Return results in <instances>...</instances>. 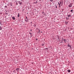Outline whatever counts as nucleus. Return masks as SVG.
Instances as JSON below:
<instances>
[{
	"label": "nucleus",
	"instance_id": "nucleus-25",
	"mask_svg": "<svg viewBox=\"0 0 74 74\" xmlns=\"http://www.w3.org/2000/svg\"><path fill=\"white\" fill-rule=\"evenodd\" d=\"M16 5H17V4H16Z\"/></svg>",
	"mask_w": 74,
	"mask_h": 74
},
{
	"label": "nucleus",
	"instance_id": "nucleus-18",
	"mask_svg": "<svg viewBox=\"0 0 74 74\" xmlns=\"http://www.w3.org/2000/svg\"><path fill=\"white\" fill-rule=\"evenodd\" d=\"M6 14H8V13H6Z\"/></svg>",
	"mask_w": 74,
	"mask_h": 74
},
{
	"label": "nucleus",
	"instance_id": "nucleus-5",
	"mask_svg": "<svg viewBox=\"0 0 74 74\" xmlns=\"http://www.w3.org/2000/svg\"><path fill=\"white\" fill-rule=\"evenodd\" d=\"M67 16L68 17H71V15H68Z\"/></svg>",
	"mask_w": 74,
	"mask_h": 74
},
{
	"label": "nucleus",
	"instance_id": "nucleus-17",
	"mask_svg": "<svg viewBox=\"0 0 74 74\" xmlns=\"http://www.w3.org/2000/svg\"><path fill=\"white\" fill-rule=\"evenodd\" d=\"M56 8H57V6H56Z\"/></svg>",
	"mask_w": 74,
	"mask_h": 74
},
{
	"label": "nucleus",
	"instance_id": "nucleus-26",
	"mask_svg": "<svg viewBox=\"0 0 74 74\" xmlns=\"http://www.w3.org/2000/svg\"><path fill=\"white\" fill-rule=\"evenodd\" d=\"M36 3H37V2H36Z\"/></svg>",
	"mask_w": 74,
	"mask_h": 74
},
{
	"label": "nucleus",
	"instance_id": "nucleus-3",
	"mask_svg": "<svg viewBox=\"0 0 74 74\" xmlns=\"http://www.w3.org/2000/svg\"><path fill=\"white\" fill-rule=\"evenodd\" d=\"M68 47H70V49H71V45H68Z\"/></svg>",
	"mask_w": 74,
	"mask_h": 74
},
{
	"label": "nucleus",
	"instance_id": "nucleus-11",
	"mask_svg": "<svg viewBox=\"0 0 74 74\" xmlns=\"http://www.w3.org/2000/svg\"><path fill=\"white\" fill-rule=\"evenodd\" d=\"M69 7H72V5H69Z\"/></svg>",
	"mask_w": 74,
	"mask_h": 74
},
{
	"label": "nucleus",
	"instance_id": "nucleus-13",
	"mask_svg": "<svg viewBox=\"0 0 74 74\" xmlns=\"http://www.w3.org/2000/svg\"><path fill=\"white\" fill-rule=\"evenodd\" d=\"M50 1L51 2H52V1H53V0H50Z\"/></svg>",
	"mask_w": 74,
	"mask_h": 74
},
{
	"label": "nucleus",
	"instance_id": "nucleus-23",
	"mask_svg": "<svg viewBox=\"0 0 74 74\" xmlns=\"http://www.w3.org/2000/svg\"><path fill=\"white\" fill-rule=\"evenodd\" d=\"M16 5H17V4H16Z\"/></svg>",
	"mask_w": 74,
	"mask_h": 74
},
{
	"label": "nucleus",
	"instance_id": "nucleus-4",
	"mask_svg": "<svg viewBox=\"0 0 74 74\" xmlns=\"http://www.w3.org/2000/svg\"><path fill=\"white\" fill-rule=\"evenodd\" d=\"M18 3H19V4H21H21H22V3H21V2L20 1H18Z\"/></svg>",
	"mask_w": 74,
	"mask_h": 74
},
{
	"label": "nucleus",
	"instance_id": "nucleus-1",
	"mask_svg": "<svg viewBox=\"0 0 74 74\" xmlns=\"http://www.w3.org/2000/svg\"><path fill=\"white\" fill-rule=\"evenodd\" d=\"M12 19L13 20H15V17L13 16L12 17Z\"/></svg>",
	"mask_w": 74,
	"mask_h": 74
},
{
	"label": "nucleus",
	"instance_id": "nucleus-22",
	"mask_svg": "<svg viewBox=\"0 0 74 74\" xmlns=\"http://www.w3.org/2000/svg\"><path fill=\"white\" fill-rule=\"evenodd\" d=\"M59 4V3H58Z\"/></svg>",
	"mask_w": 74,
	"mask_h": 74
},
{
	"label": "nucleus",
	"instance_id": "nucleus-24",
	"mask_svg": "<svg viewBox=\"0 0 74 74\" xmlns=\"http://www.w3.org/2000/svg\"><path fill=\"white\" fill-rule=\"evenodd\" d=\"M16 5H17V4H16Z\"/></svg>",
	"mask_w": 74,
	"mask_h": 74
},
{
	"label": "nucleus",
	"instance_id": "nucleus-14",
	"mask_svg": "<svg viewBox=\"0 0 74 74\" xmlns=\"http://www.w3.org/2000/svg\"><path fill=\"white\" fill-rule=\"evenodd\" d=\"M71 12H73V10H71V11H70Z\"/></svg>",
	"mask_w": 74,
	"mask_h": 74
},
{
	"label": "nucleus",
	"instance_id": "nucleus-19",
	"mask_svg": "<svg viewBox=\"0 0 74 74\" xmlns=\"http://www.w3.org/2000/svg\"><path fill=\"white\" fill-rule=\"evenodd\" d=\"M29 34H31V33L30 32V33H29Z\"/></svg>",
	"mask_w": 74,
	"mask_h": 74
},
{
	"label": "nucleus",
	"instance_id": "nucleus-20",
	"mask_svg": "<svg viewBox=\"0 0 74 74\" xmlns=\"http://www.w3.org/2000/svg\"><path fill=\"white\" fill-rule=\"evenodd\" d=\"M68 23V22H67V23Z\"/></svg>",
	"mask_w": 74,
	"mask_h": 74
},
{
	"label": "nucleus",
	"instance_id": "nucleus-6",
	"mask_svg": "<svg viewBox=\"0 0 74 74\" xmlns=\"http://www.w3.org/2000/svg\"><path fill=\"white\" fill-rule=\"evenodd\" d=\"M19 69L18 68H17L16 69V70L17 71H19Z\"/></svg>",
	"mask_w": 74,
	"mask_h": 74
},
{
	"label": "nucleus",
	"instance_id": "nucleus-9",
	"mask_svg": "<svg viewBox=\"0 0 74 74\" xmlns=\"http://www.w3.org/2000/svg\"><path fill=\"white\" fill-rule=\"evenodd\" d=\"M64 41L65 42H66V39H64Z\"/></svg>",
	"mask_w": 74,
	"mask_h": 74
},
{
	"label": "nucleus",
	"instance_id": "nucleus-12",
	"mask_svg": "<svg viewBox=\"0 0 74 74\" xmlns=\"http://www.w3.org/2000/svg\"><path fill=\"white\" fill-rule=\"evenodd\" d=\"M34 27H36V25H35V24H34Z\"/></svg>",
	"mask_w": 74,
	"mask_h": 74
},
{
	"label": "nucleus",
	"instance_id": "nucleus-15",
	"mask_svg": "<svg viewBox=\"0 0 74 74\" xmlns=\"http://www.w3.org/2000/svg\"><path fill=\"white\" fill-rule=\"evenodd\" d=\"M1 22L0 21V24H1Z\"/></svg>",
	"mask_w": 74,
	"mask_h": 74
},
{
	"label": "nucleus",
	"instance_id": "nucleus-10",
	"mask_svg": "<svg viewBox=\"0 0 74 74\" xmlns=\"http://www.w3.org/2000/svg\"><path fill=\"white\" fill-rule=\"evenodd\" d=\"M18 17H19V13H18Z\"/></svg>",
	"mask_w": 74,
	"mask_h": 74
},
{
	"label": "nucleus",
	"instance_id": "nucleus-2",
	"mask_svg": "<svg viewBox=\"0 0 74 74\" xmlns=\"http://www.w3.org/2000/svg\"><path fill=\"white\" fill-rule=\"evenodd\" d=\"M25 21H26L27 22V21H28V18H26L25 20Z\"/></svg>",
	"mask_w": 74,
	"mask_h": 74
},
{
	"label": "nucleus",
	"instance_id": "nucleus-7",
	"mask_svg": "<svg viewBox=\"0 0 74 74\" xmlns=\"http://www.w3.org/2000/svg\"><path fill=\"white\" fill-rule=\"evenodd\" d=\"M1 30H2V28L1 27V26H0V31Z\"/></svg>",
	"mask_w": 74,
	"mask_h": 74
},
{
	"label": "nucleus",
	"instance_id": "nucleus-21",
	"mask_svg": "<svg viewBox=\"0 0 74 74\" xmlns=\"http://www.w3.org/2000/svg\"><path fill=\"white\" fill-rule=\"evenodd\" d=\"M38 40L37 39H36V40Z\"/></svg>",
	"mask_w": 74,
	"mask_h": 74
},
{
	"label": "nucleus",
	"instance_id": "nucleus-8",
	"mask_svg": "<svg viewBox=\"0 0 74 74\" xmlns=\"http://www.w3.org/2000/svg\"><path fill=\"white\" fill-rule=\"evenodd\" d=\"M68 72L69 73H70V70H69L68 71Z\"/></svg>",
	"mask_w": 74,
	"mask_h": 74
},
{
	"label": "nucleus",
	"instance_id": "nucleus-16",
	"mask_svg": "<svg viewBox=\"0 0 74 74\" xmlns=\"http://www.w3.org/2000/svg\"><path fill=\"white\" fill-rule=\"evenodd\" d=\"M26 19H27V17H26Z\"/></svg>",
	"mask_w": 74,
	"mask_h": 74
}]
</instances>
